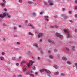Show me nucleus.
<instances>
[{"label":"nucleus","instance_id":"1","mask_svg":"<svg viewBox=\"0 0 77 77\" xmlns=\"http://www.w3.org/2000/svg\"><path fill=\"white\" fill-rule=\"evenodd\" d=\"M5 16H7L9 18H11V16H10L9 14L8 13H3V14H0V18H4ZM0 21H1V19H0Z\"/></svg>","mask_w":77,"mask_h":77},{"label":"nucleus","instance_id":"2","mask_svg":"<svg viewBox=\"0 0 77 77\" xmlns=\"http://www.w3.org/2000/svg\"><path fill=\"white\" fill-rule=\"evenodd\" d=\"M64 32L65 33H66L67 38H69L71 37V35H70V33H69V31H68V30L67 29H65Z\"/></svg>","mask_w":77,"mask_h":77},{"label":"nucleus","instance_id":"3","mask_svg":"<svg viewBox=\"0 0 77 77\" xmlns=\"http://www.w3.org/2000/svg\"><path fill=\"white\" fill-rule=\"evenodd\" d=\"M55 36L56 37H58L60 38L61 39H62L63 38V36L62 35L60 34L59 33H57L55 34Z\"/></svg>","mask_w":77,"mask_h":77},{"label":"nucleus","instance_id":"4","mask_svg":"<svg viewBox=\"0 0 77 77\" xmlns=\"http://www.w3.org/2000/svg\"><path fill=\"white\" fill-rule=\"evenodd\" d=\"M61 17H64V20H66L68 19L69 17L67 16H66L65 14H62L61 15Z\"/></svg>","mask_w":77,"mask_h":77},{"label":"nucleus","instance_id":"5","mask_svg":"<svg viewBox=\"0 0 77 77\" xmlns=\"http://www.w3.org/2000/svg\"><path fill=\"white\" fill-rule=\"evenodd\" d=\"M47 41L48 42H50L52 44H55V42L51 39H48V40Z\"/></svg>","mask_w":77,"mask_h":77},{"label":"nucleus","instance_id":"6","mask_svg":"<svg viewBox=\"0 0 77 77\" xmlns=\"http://www.w3.org/2000/svg\"><path fill=\"white\" fill-rule=\"evenodd\" d=\"M26 74H29V75L30 76V77H34L35 75H34L33 74H31V71H29L26 73Z\"/></svg>","mask_w":77,"mask_h":77},{"label":"nucleus","instance_id":"7","mask_svg":"<svg viewBox=\"0 0 77 77\" xmlns=\"http://www.w3.org/2000/svg\"><path fill=\"white\" fill-rule=\"evenodd\" d=\"M48 2L49 6H53V1L52 0H49Z\"/></svg>","mask_w":77,"mask_h":77},{"label":"nucleus","instance_id":"8","mask_svg":"<svg viewBox=\"0 0 77 77\" xmlns=\"http://www.w3.org/2000/svg\"><path fill=\"white\" fill-rule=\"evenodd\" d=\"M44 18L47 21H48L49 20V19H48L49 17L48 16H44Z\"/></svg>","mask_w":77,"mask_h":77},{"label":"nucleus","instance_id":"9","mask_svg":"<svg viewBox=\"0 0 77 77\" xmlns=\"http://www.w3.org/2000/svg\"><path fill=\"white\" fill-rule=\"evenodd\" d=\"M28 26H30V27H31L32 29H35V27L31 23L29 24Z\"/></svg>","mask_w":77,"mask_h":77},{"label":"nucleus","instance_id":"10","mask_svg":"<svg viewBox=\"0 0 77 77\" xmlns=\"http://www.w3.org/2000/svg\"><path fill=\"white\" fill-rule=\"evenodd\" d=\"M33 46L34 47H35L37 48H38V44L36 43H34L33 44Z\"/></svg>","mask_w":77,"mask_h":77},{"label":"nucleus","instance_id":"11","mask_svg":"<svg viewBox=\"0 0 77 77\" xmlns=\"http://www.w3.org/2000/svg\"><path fill=\"white\" fill-rule=\"evenodd\" d=\"M44 36V34L41 33H39V35L38 36V38H40V36Z\"/></svg>","mask_w":77,"mask_h":77},{"label":"nucleus","instance_id":"12","mask_svg":"<svg viewBox=\"0 0 77 77\" xmlns=\"http://www.w3.org/2000/svg\"><path fill=\"white\" fill-rule=\"evenodd\" d=\"M45 72L46 73H48V74H51V72L48 70H47L45 69Z\"/></svg>","mask_w":77,"mask_h":77},{"label":"nucleus","instance_id":"13","mask_svg":"<svg viewBox=\"0 0 77 77\" xmlns=\"http://www.w3.org/2000/svg\"><path fill=\"white\" fill-rule=\"evenodd\" d=\"M54 68H55L56 69H59V66L57 65H54L53 66Z\"/></svg>","mask_w":77,"mask_h":77},{"label":"nucleus","instance_id":"14","mask_svg":"<svg viewBox=\"0 0 77 77\" xmlns=\"http://www.w3.org/2000/svg\"><path fill=\"white\" fill-rule=\"evenodd\" d=\"M28 34L29 35H30L31 36H34V34L31 32H29Z\"/></svg>","mask_w":77,"mask_h":77},{"label":"nucleus","instance_id":"15","mask_svg":"<svg viewBox=\"0 0 77 77\" xmlns=\"http://www.w3.org/2000/svg\"><path fill=\"white\" fill-rule=\"evenodd\" d=\"M62 59L63 60H65V61H66V60H67V58L65 57H63Z\"/></svg>","mask_w":77,"mask_h":77},{"label":"nucleus","instance_id":"16","mask_svg":"<svg viewBox=\"0 0 77 77\" xmlns=\"http://www.w3.org/2000/svg\"><path fill=\"white\" fill-rule=\"evenodd\" d=\"M49 57L51 59H54V57H53V56L52 55H49Z\"/></svg>","mask_w":77,"mask_h":77},{"label":"nucleus","instance_id":"17","mask_svg":"<svg viewBox=\"0 0 77 77\" xmlns=\"http://www.w3.org/2000/svg\"><path fill=\"white\" fill-rule=\"evenodd\" d=\"M54 74L56 75H58L59 74V72H55L54 73Z\"/></svg>","mask_w":77,"mask_h":77},{"label":"nucleus","instance_id":"18","mask_svg":"<svg viewBox=\"0 0 77 77\" xmlns=\"http://www.w3.org/2000/svg\"><path fill=\"white\" fill-rule=\"evenodd\" d=\"M67 63L68 65H72V63L71 61H68L67 62Z\"/></svg>","mask_w":77,"mask_h":77},{"label":"nucleus","instance_id":"19","mask_svg":"<svg viewBox=\"0 0 77 77\" xmlns=\"http://www.w3.org/2000/svg\"><path fill=\"white\" fill-rule=\"evenodd\" d=\"M0 5L2 6H5V4L3 2H2L0 3Z\"/></svg>","mask_w":77,"mask_h":77},{"label":"nucleus","instance_id":"20","mask_svg":"<svg viewBox=\"0 0 77 77\" xmlns=\"http://www.w3.org/2000/svg\"><path fill=\"white\" fill-rule=\"evenodd\" d=\"M45 69H42L40 70V72H44V71H45Z\"/></svg>","mask_w":77,"mask_h":77},{"label":"nucleus","instance_id":"21","mask_svg":"<svg viewBox=\"0 0 77 77\" xmlns=\"http://www.w3.org/2000/svg\"><path fill=\"white\" fill-rule=\"evenodd\" d=\"M21 59V57L20 56L19 58H18L17 59V60H20Z\"/></svg>","mask_w":77,"mask_h":77},{"label":"nucleus","instance_id":"22","mask_svg":"<svg viewBox=\"0 0 77 77\" xmlns=\"http://www.w3.org/2000/svg\"><path fill=\"white\" fill-rule=\"evenodd\" d=\"M32 15L33 16H34V17H36V13H35L34 12L32 13Z\"/></svg>","mask_w":77,"mask_h":77},{"label":"nucleus","instance_id":"23","mask_svg":"<svg viewBox=\"0 0 77 77\" xmlns=\"http://www.w3.org/2000/svg\"><path fill=\"white\" fill-rule=\"evenodd\" d=\"M28 3H29V4H32L33 3V2L32 1H28Z\"/></svg>","mask_w":77,"mask_h":77},{"label":"nucleus","instance_id":"24","mask_svg":"<svg viewBox=\"0 0 77 77\" xmlns=\"http://www.w3.org/2000/svg\"><path fill=\"white\" fill-rule=\"evenodd\" d=\"M4 58L3 57L1 56L0 57V59L1 60H4Z\"/></svg>","mask_w":77,"mask_h":77},{"label":"nucleus","instance_id":"25","mask_svg":"<svg viewBox=\"0 0 77 77\" xmlns=\"http://www.w3.org/2000/svg\"><path fill=\"white\" fill-rule=\"evenodd\" d=\"M72 51H74L75 50V47L74 46H72Z\"/></svg>","mask_w":77,"mask_h":77},{"label":"nucleus","instance_id":"26","mask_svg":"<svg viewBox=\"0 0 77 77\" xmlns=\"http://www.w3.org/2000/svg\"><path fill=\"white\" fill-rule=\"evenodd\" d=\"M34 61H33L32 60H31L30 62H29V63H31V65H32L33 63H34Z\"/></svg>","mask_w":77,"mask_h":77},{"label":"nucleus","instance_id":"27","mask_svg":"<svg viewBox=\"0 0 77 77\" xmlns=\"http://www.w3.org/2000/svg\"><path fill=\"white\" fill-rule=\"evenodd\" d=\"M44 4L45 6H47V5H48V3H47V2H45Z\"/></svg>","mask_w":77,"mask_h":77},{"label":"nucleus","instance_id":"28","mask_svg":"<svg viewBox=\"0 0 77 77\" xmlns=\"http://www.w3.org/2000/svg\"><path fill=\"white\" fill-rule=\"evenodd\" d=\"M30 63H28V68H30Z\"/></svg>","mask_w":77,"mask_h":77},{"label":"nucleus","instance_id":"29","mask_svg":"<svg viewBox=\"0 0 77 77\" xmlns=\"http://www.w3.org/2000/svg\"><path fill=\"white\" fill-rule=\"evenodd\" d=\"M32 68L33 70H36V68L35 66L33 67Z\"/></svg>","mask_w":77,"mask_h":77},{"label":"nucleus","instance_id":"30","mask_svg":"<svg viewBox=\"0 0 77 77\" xmlns=\"http://www.w3.org/2000/svg\"><path fill=\"white\" fill-rule=\"evenodd\" d=\"M3 3H4V4L6 3V1L5 0H3Z\"/></svg>","mask_w":77,"mask_h":77},{"label":"nucleus","instance_id":"31","mask_svg":"<svg viewBox=\"0 0 77 77\" xmlns=\"http://www.w3.org/2000/svg\"><path fill=\"white\" fill-rule=\"evenodd\" d=\"M12 59L13 60H15L16 59V58L15 57H12Z\"/></svg>","mask_w":77,"mask_h":77},{"label":"nucleus","instance_id":"32","mask_svg":"<svg viewBox=\"0 0 77 77\" xmlns=\"http://www.w3.org/2000/svg\"><path fill=\"white\" fill-rule=\"evenodd\" d=\"M19 3H22L23 2V0H19Z\"/></svg>","mask_w":77,"mask_h":77},{"label":"nucleus","instance_id":"33","mask_svg":"<svg viewBox=\"0 0 77 77\" xmlns=\"http://www.w3.org/2000/svg\"><path fill=\"white\" fill-rule=\"evenodd\" d=\"M13 29L14 30H17V27H14L13 28Z\"/></svg>","mask_w":77,"mask_h":77},{"label":"nucleus","instance_id":"34","mask_svg":"<svg viewBox=\"0 0 77 77\" xmlns=\"http://www.w3.org/2000/svg\"><path fill=\"white\" fill-rule=\"evenodd\" d=\"M61 75L62 76H65V75H66V74H65V73H62L61 74Z\"/></svg>","mask_w":77,"mask_h":77},{"label":"nucleus","instance_id":"35","mask_svg":"<svg viewBox=\"0 0 77 77\" xmlns=\"http://www.w3.org/2000/svg\"><path fill=\"white\" fill-rule=\"evenodd\" d=\"M51 73H48L47 74V75L49 77H51V75H50Z\"/></svg>","mask_w":77,"mask_h":77},{"label":"nucleus","instance_id":"36","mask_svg":"<svg viewBox=\"0 0 77 77\" xmlns=\"http://www.w3.org/2000/svg\"><path fill=\"white\" fill-rule=\"evenodd\" d=\"M51 28H53L54 29L55 28V26H51Z\"/></svg>","mask_w":77,"mask_h":77},{"label":"nucleus","instance_id":"37","mask_svg":"<svg viewBox=\"0 0 77 77\" xmlns=\"http://www.w3.org/2000/svg\"><path fill=\"white\" fill-rule=\"evenodd\" d=\"M55 27H56V28L57 29L59 28V26H58L57 25H55Z\"/></svg>","mask_w":77,"mask_h":77},{"label":"nucleus","instance_id":"38","mask_svg":"<svg viewBox=\"0 0 77 77\" xmlns=\"http://www.w3.org/2000/svg\"><path fill=\"white\" fill-rule=\"evenodd\" d=\"M26 68H23V71H25L26 70Z\"/></svg>","mask_w":77,"mask_h":77},{"label":"nucleus","instance_id":"39","mask_svg":"<svg viewBox=\"0 0 77 77\" xmlns=\"http://www.w3.org/2000/svg\"><path fill=\"white\" fill-rule=\"evenodd\" d=\"M7 69L8 70V71H10L11 70V68H7Z\"/></svg>","mask_w":77,"mask_h":77},{"label":"nucleus","instance_id":"40","mask_svg":"<svg viewBox=\"0 0 77 77\" xmlns=\"http://www.w3.org/2000/svg\"><path fill=\"white\" fill-rule=\"evenodd\" d=\"M54 51L55 52H57V49H54Z\"/></svg>","mask_w":77,"mask_h":77},{"label":"nucleus","instance_id":"41","mask_svg":"<svg viewBox=\"0 0 77 77\" xmlns=\"http://www.w3.org/2000/svg\"><path fill=\"white\" fill-rule=\"evenodd\" d=\"M44 12H43V11H42V12H41L40 13V14L41 15H42V14H44Z\"/></svg>","mask_w":77,"mask_h":77},{"label":"nucleus","instance_id":"42","mask_svg":"<svg viewBox=\"0 0 77 77\" xmlns=\"http://www.w3.org/2000/svg\"><path fill=\"white\" fill-rule=\"evenodd\" d=\"M25 23H26V24H27V23H28V20H26L25 21Z\"/></svg>","mask_w":77,"mask_h":77},{"label":"nucleus","instance_id":"43","mask_svg":"<svg viewBox=\"0 0 77 77\" xmlns=\"http://www.w3.org/2000/svg\"><path fill=\"white\" fill-rule=\"evenodd\" d=\"M37 59H38V60H40V59H41V58L39 57H37Z\"/></svg>","mask_w":77,"mask_h":77},{"label":"nucleus","instance_id":"44","mask_svg":"<svg viewBox=\"0 0 77 77\" xmlns=\"http://www.w3.org/2000/svg\"><path fill=\"white\" fill-rule=\"evenodd\" d=\"M39 41L40 42H42V39H40L39 40Z\"/></svg>","mask_w":77,"mask_h":77},{"label":"nucleus","instance_id":"45","mask_svg":"<svg viewBox=\"0 0 77 77\" xmlns=\"http://www.w3.org/2000/svg\"><path fill=\"white\" fill-rule=\"evenodd\" d=\"M5 52H2V54L3 55H5Z\"/></svg>","mask_w":77,"mask_h":77},{"label":"nucleus","instance_id":"46","mask_svg":"<svg viewBox=\"0 0 77 77\" xmlns=\"http://www.w3.org/2000/svg\"><path fill=\"white\" fill-rule=\"evenodd\" d=\"M66 50H67V51H69V49L68 48H66Z\"/></svg>","mask_w":77,"mask_h":77},{"label":"nucleus","instance_id":"47","mask_svg":"<svg viewBox=\"0 0 77 77\" xmlns=\"http://www.w3.org/2000/svg\"><path fill=\"white\" fill-rule=\"evenodd\" d=\"M48 53H51V51H48Z\"/></svg>","mask_w":77,"mask_h":77},{"label":"nucleus","instance_id":"48","mask_svg":"<svg viewBox=\"0 0 77 77\" xmlns=\"http://www.w3.org/2000/svg\"><path fill=\"white\" fill-rule=\"evenodd\" d=\"M18 77H22V75H18Z\"/></svg>","mask_w":77,"mask_h":77},{"label":"nucleus","instance_id":"49","mask_svg":"<svg viewBox=\"0 0 77 77\" xmlns=\"http://www.w3.org/2000/svg\"><path fill=\"white\" fill-rule=\"evenodd\" d=\"M25 63V62L24 61H23L21 63V64H22V65H23V64H24V63Z\"/></svg>","mask_w":77,"mask_h":77},{"label":"nucleus","instance_id":"50","mask_svg":"<svg viewBox=\"0 0 77 77\" xmlns=\"http://www.w3.org/2000/svg\"><path fill=\"white\" fill-rule=\"evenodd\" d=\"M62 10L63 11H65V10H66V9H65V8H62Z\"/></svg>","mask_w":77,"mask_h":77},{"label":"nucleus","instance_id":"51","mask_svg":"<svg viewBox=\"0 0 77 77\" xmlns=\"http://www.w3.org/2000/svg\"><path fill=\"white\" fill-rule=\"evenodd\" d=\"M17 44L19 45V44H20V42H17Z\"/></svg>","mask_w":77,"mask_h":77},{"label":"nucleus","instance_id":"52","mask_svg":"<svg viewBox=\"0 0 77 77\" xmlns=\"http://www.w3.org/2000/svg\"><path fill=\"white\" fill-rule=\"evenodd\" d=\"M31 71V74H33V71Z\"/></svg>","mask_w":77,"mask_h":77},{"label":"nucleus","instance_id":"53","mask_svg":"<svg viewBox=\"0 0 77 77\" xmlns=\"http://www.w3.org/2000/svg\"><path fill=\"white\" fill-rule=\"evenodd\" d=\"M69 14H71V11H69Z\"/></svg>","mask_w":77,"mask_h":77},{"label":"nucleus","instance_id":"54","mask_svg":"<svg viewBox=\"0 0 77 77\" xmlns=\"http://www.w3.org/2000/svg\"><path fill=\"white\" fill-rule=\"evenodd\" d=\"M14 37H15V38H17V35H14Z\"/></svg>","mask_w":77,"mask_h":77},{"label":"nucleus","instance_id":"55","mask_svg":"<svg viewBox=\"0 0 77 77\" xmlns=\"http://www.w3.org/2000/svg\"><path fill=\"white\" fill-rule=\"evenodd\" d=\"M28 53V55H29H29H30V54H29V53H31V52H29Z\"/></svg>","mask_w":77,"mask_h":77},{"label":"nucleus","instance_id":"56","mask_svg":"<svg viewBox=\"0 0 77 77\" xmlns=\"http://www.w3.org/2000/svg\"><path fill=\"white\" fill-rule=\"evenodd\" d=\"M35 74H36V75H38V72H35Z\"/></svg>","mask_w":77,"mask_h":77},{"label":"nucleus","instance_id":"57","mask_svg":"<svg viewBox=\"0 0 77 77\" xmlns=\"http://www.w3.org/2000/svg\"><path fill=\"white\" fill-rule=\"evenodd\" d=\"M16 65H17V66H18V65H19V63H16Z\"/></svg>","mask_w":77,"mask_h":77},{"label":"nucleus","instance_id":"58","mask_svg":"<svg viewBox=\"0 0 77 77\" xmlns=\"http://www.w3.org/2000/svg\"><path fill=\"white\" fill-rule=\"evenodd\" d=\"M43 51H41V53L42 54H43Z\"/></svg>","mask_w":77,"mask_h":77},{"label":"nucleus","instance_id":"59","mask_svg":"<svg viewBox=\"0 0 77 77\" xmlns=\"http://www.w3.org/2000/svg\"><path fill=\"white\" fill-rule=\"evenodd\" d=\"M75 32H77V29H75Z\"/></svg>","mask_w":77,"mask_h":77},{"label":"nucleus","instance_id":"60","mask_svg":"<svg viewBox=\"0 0 77 77\" xmlns=\"http://www.w3.org/2000/svg\"><path fill=\"white\" fill-rule=\"evenodd\" d=\"M4 11H7V9L5 8L4 9Z\"/></svg>","mask_w":77,"mask_h":77},{"label":"nucleus","instance_id":"61","mask_svg":"<svg viewBox=\"0 0 77 77\" xmlns=\"http://www.w3.org/2000/svg\"><path fill=\"white\" fill-rule=\"evenodd\" d=\"M75 3H76V4H77V0L75 1Z\"/></svg>","mask_w":77,"mask_h":77},{"label":"nucleus","instance_id":"62","mask_svg":"<svg viewBox=\"0 0 77 77\" xmlns=\"http://www.w3.org/2000/svg\"><path fill=\"white\" fill-rule=\"evenodd\" d=\"M54 17H55V18H57V16H54Z\"/></svg>","mask_w":77,"mask_h":77},{"label":"nucleus","instance_id":"63","mask_svg":"<svg viewBox=\"0 0 77 77\" xmlns=\"http://www.w3.org/2000/svg\"><path fill=\"white\" fill-rule=\"evenodd\" d=\"M75 9H77V6H76L75 7Z\"/></svg>","mask_w":77,"mask_h":77},{"label":"nucleus","instance_id":"64","mask_svg":"<svg viewBox=\"0 0 77 77\" xmlns=\"http://www.w3.org/2000/svg\"><path fill=\"white\" fill-rule=\"evenodd\" d=\"M13 77H17V76H16V75H14L13 76Z\"/></svg>","mask_w":77,"mask_h":77}]
</instances>
